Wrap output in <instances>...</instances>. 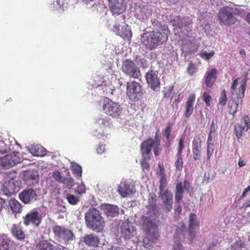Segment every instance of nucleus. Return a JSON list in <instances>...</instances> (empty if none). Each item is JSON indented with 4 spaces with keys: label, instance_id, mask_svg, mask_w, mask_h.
<instances>
[{
    "label": "nucleus",
    "instance_id": "2",
    "mask_svg": "<svg viewBox=\"0 0 250 250\" xmlns=\"http://www.w3.org/2000/svg\"><path fill=\"white\" fill-rule=\"evenodd\" d=\"M164 31L150 32L146 37V45L150 50L156 48L158 46L166 43L168 39V27L164 25Z\"/></svg>",
    "mask_w": 250,
    "mask_h": 250
},
{
    "label": "nucleus",
    "instance_id": "49",
    "mask_svg": "<svg viewBox=\"0 0 250 250\" xmlns=\"http://www.w3.org/2000/svg\"><path fill=\"white\" fill-rule=\"evenodd\" d=\"M244 124V127L246 129V131H248L250 127V119L248 116H244L241 120V124Z\"/></svg>",
    "mask_w": 250,
    "mask_h": 250
},
{
    "label": "nucleus",
    "instance_id": "31",
    "mask_svg": "<svg viewBox=\"0 0 250 250\" xmlns=\"http://www.w3.org/2000/svg\"><path fill=\"white\" fill-rule=\"evenodd\" d=\"M11 232L13 235L19 240L22 241L25 238V234L19 225H13L11 228Z\"/></svg>",
    "mask_w": 250,
    "mask_h": 250
},
{
    "label": "nucleus",
    "instance_id": "47",
    "mask_svg": "<svg viewBox=\"0 0 250 250\" xmlns=\"http://www.w3.org/2000/svg\"><path fill=\"white\" fill-rule=\"evenodd\" d=\"M67 200L70 204L75 205L79 202L80 197L75 196L74 195L70 194L67 196Z\"/></svg>",
    "mask_w": 250,
    "mask_h": 250
},
{
    "label": "nucleus",
    "instance_id": "40",
    "mask_svg": "<svg viewBox=\"0 0 250 250\" xmlns=\"http://www.w3.org/2000/svg\"><path fill=\"white\" fill-rule=\"evenodd\" d=\"M159 132V130H158L155 134V139L156 141L155 142L154 147L153 149L154 153L155 156H158L161 150V148L160 147V140L159 138H157V133Z\"/></svg>",
    "mask_w": 250,
    "mask_h": 250
},
{
    "label": "nucleus",
    "instance_id": "13",
    "mask_svg": "<svg viewBox=\"0 0 250 250\" xmlns=\"http://www.w3.org/2000/svg\"><path fill=\"white\" fill-rule=\"evenodd\" d=\"M21 162V158L15 154L6 155L0 159V164L5 168L13 167Z\"/></svg>",
    "mask_w": 250,
    "mask_h": 250
},
{
    "label": "nucleus",
    "instance_id": "7",
    "mask_svg": "<svg viewBox=\"0 0 250 250\" xmlns=\"http://www.w3.org/2000/svg\"><path fill=\"white\" fill-rule=\"evenodd\" d=\"M55 235L57 237L60 242L65 244H69L75 238L73 231L67 228L60 226H55L53 228Z\"/></svg>",
    "mask_w": 250,
    "mask_h": 250
},
{
    "label": "nucleus",
    "instance_id": "1",
    "mask_svg": "<svg viewBox=\"0 0 250 250\" xmlns=\"http://www.w3.org/2000/svg\"><path fill=\"white\" fill-rule=\"evenodd\" d=\"M143 229L146 235L143 243L145 247L148 248L157 242L159 237L158 228L152 220H144Z\"/></svg>",
    "mask_w": 250,
    "mask_h": 250
},
{
    "label": "nucleus",
    "instance_id": "51",
    "mask_svg": "<svg viewBox=\"0 0 250 250\" xmlns=\"http://www.w3.org/2000/svg\"><path fill=\"white\" fill-rule=\"evenodd\" d=\"M214 51L212 50L210 52L208 53L206 51L201 52L199 54L200 56L203 59L208 60L214 55Z\"/></svg>",
    "mask_w": 250,
    "mask_h": 250
},
{
    "label": "nucleus",
    "instance_id": "34",
    "mask_svg": "<svg viewBox=\"0 0 250 250\" xmlns=\"http://www.w3.org/2000/svg\"><path fill=\"white\" fill-rule=\"evenodd\" d=\"M85 219H102L100 211L94 208H90L85 215Z\"/></svg>",
    "mask_w": 250,
    "mask_h": 250
},
{
    "label": "nucleus",
    "instance_id": "19",
    "mask_svg": "<svg viewBox=\"0 0 250 250\" xmlns=\"http://www.w3.org/2000/svg\"><path fill=\"white\" fill-rule=\"evenodd\" d=\"M195 98V94H192L188 97L185 103L184 116L187 119H188L193 112Z\"/></svg>",
    "mask_w": 250,
    "mask_h": 250
},
{
    "label": "nucleus",
    "instance_id": "9",
    "mask_svg": "<svg viewBox=\"0 0 250 250\" xmlns=\"http://www.w3.org/2000/svg\"><path fill=\"white\" fill-rule=\"evenodd\" d=\"M137 231L134 222L126 220L121 226V236L125 240H129L136 235Z\"/></svg>",
    "mask_w": 250,
    "mask_h": 250
},
{
    "label": "nucleus",
    "instance_id": "14",
    "mask_svg": "<svg viewBox=\"0 0 250 250\" xmlns=\"http://www.w3.org/2000/svg\"><path fill=\"white\" fill-rule=\"evenodd\" d=\"M186 228V225L182 223L180 225V227H178L176 230V232L174 236L173 250H182V246L180 241L185 238L184 232Z\"/></svg>",
    "mask_w": 250,
    "mask_h": 250
},
{
    "label": "nucleus",
    "instance_id": "18",
    "mask_svg": "<svg viewBox=\"0 0 250 250\" xmlns=\"http://www.w3.org/2000/svg\"><path fill=\"white\" fill-rule=\"evenodd\" d=\"M172 22L173 25L178 27L183 33L187 34L191 31L190 23L185 19L176 17Z\"/></svg>",
    "mask_w": 250,
    "mask_h": 250
},
{
    "label": "nucleus",
    "instance_id": "24",
    "mask_svg": "<svg viewBox=\"0 0 250 250\" xmlns=\"http://www.w3.org/2000/svg\"><path fill=\"white\" fill-rule=\"evenodd\" d=\"M102 208L107 217H116L120 212L119 208L116 205L104 204Z\"/></svg>",
    "mask_w": 250,
    "mask_h": 250
},
{
    "label": "nucleus",
    "instance_id": "58",
    "mask_svg": "<svg viewBox=\"0 0 250 250\" xmlns=\"http://www.w3.org/2000/svg\"><path fill=\"white\" fill-rule=\"evenodd\" d=\"M147 209L148 211L150 213L155 214L157 211V204L154 205H148L147 206Z\"/></svg>",
    "mask_w": 250,
    "mask_h": 250
},
{
    "label": "nucleus",
    "instance_id": "36",
    "mask_svg": "<svg viewBox=\"0 0 250 250\" xmlns=\"http://www.w3.org/2000/svg\"><path fill=\"white\" fill-rule=\"evenodd\" d=\"M178 144L177 147V154L182 155L183 151L185 147V136L184 135H181L178 139Z\"/></svg>",
    "mask_w": 250,
    "mask_h": 250
},
{
    "label": "nucleus",
    "instance_id": "50",
    "mask_svg": "<svg viewBox=\"0 0 250 250\" xmlns=\"http://www.w3.org/2000/svg\"><path fill=\"white\" fill-rule=\"evenodd\" d=\"M167 185V180L166 176L161 177L159 181V189L161 192H162Z\"/></svg>",
    "mask_w": 250,
    "mask_h": 250
},
{
    "label": "nucleus",
    "instance_id": "11",
    "mask_svg": "<svg viewBox=\"0 0 250 250\" xmlns=\"http://www.w3.org/2000/svg\"><path fill=\"white\" fill-rule=\"evenodd\" d=\"M109 9L113 15H119L126 9L125 0H108Z\"/></svg>",
    "mask_w": 250,
    "mask_h": 250
},
{
    "label": "nucleus",
    "instance_id": "62",
    "mask_svg": "<svg viewBox=\"0 0 250 250\" xmlns=\"http://www.w3.org/2000/svg\"><path fill=\"white\" fill-rule=\"evenodd\" d=\"M216 129H217L216 125L215 124L214 122L213 121H212L211 122V124L210 127V130H209V133L214 134L216 132Z\"/></svg>",
    "mask_w": 250,
    "mask_h": 250
},
{
    "label": "nucleus",
    "instance_id": "23",
    "mask_svg": "<svg viewBox=\"0 0 250 250\" xmlns=\"http://www.w3.org/2000/svg\"><path fill=\"white\" fill-rule=\"evenodd\" d=\"M217 70L216 68H212L210 71L206 72L205 76V83L207 87H211L217 78Z\"/></svg>",
    "mask_w": 250,
    "mask_h": 250
},
{
    "label": "nucleus",
    "instance_id": "28",
    "mask_svg": "<svg viewBox=\"0 0 250 250\" xmlns=\"http://www.w3.org/2000/svg\"><path fill=\"white\" fill-rule=\"evenodd\" d=\"M19 187L16 185L14 180L5 182L3 184V191L6 195H11L17 193L19 190Z\"/></svg>",
    "mask_w": 250,
    "mask_h": 250
},
{
    "label": "nucleus",
    "instance_id": "48",
    "mask_svg": "<svg viewBox=\"0 0 250 250\" xmlns=\"http://www.w3.org/2000/svg\"><path fill=\"white\" fill-rule=\"evenodd\" d=\"M152 25L154 30H155V31H162V30H164V25H163L162 24L157 20H154L152 22Z\"/></svg>",
    "mask_w": 250,
    "mask_h": 250
},
{
    "label": "nucleus",
    "instance_id": "43",
    "mask_svg": "<svg viewBox=\"0 0 250 250\" xmlns=\"http://www.w3.org/2000/svg\"><path fill=\"white\" fill-rule=\"evenodd\" d=\"M246 131V129L243 125L241 124H238L235 126V134L238 138H240L242 135L243 131Z\"/></svg>",
    "mask_w": 250,
    "mask_h": 250
},
{
    "label": "nucleus",
    "instance_id": "29",
    "mask_svg": "<svg viewBox=\"0 0 250 250\" xmlns=\"http://www.w3.org/2000/svg\"><path fill=\"white\" fill-rule=\"evenodd\" d=\"M2 237V241L0 243V250H16V245L13 240L4 234H3Z\"/></svg>",
    "mask_w": 250,
    "mask_h": 250
},
{
    "label": "nucleus",
    "instance_id": "53",
    "mask_svg": "<svg viewBox=\"0 0 250 250\" xmlns=\"http://www.w3.org/2000/svg\"><path fill=\"white\" fill-rule=\"evenodd\" d=\"M227 102V97L225 90H224L221 93V96L219 99V104L222 106L226 105Z\"/></svg>",
    "mask_w": 250,
    "mask_h": 250
},
{
    "label": "nucleus",
    "instance_id": "16",
    "mask_svg": "<svg viewBox=\"0 0 250 250\" xmlns=\"http://www.w3.org/2000/svg\"><path fill=\"white\" fill-rule=\"evenodd\" d=\"M20 200L24 204L33 202L37 199L36 191L31 188L25 189L19 194Z\"/></svg>",
    "mask_w": 250,
    "mask_h": 250
},
{
    "label": "nucleus",
    "instance_id": "22",
    "mask_svg": "<svg viewBox=\"0 0 250 250\" xmlns=\"http://www.w3.org/2000/svg\"><path fill=\"white\" fill-rule=\"evenodd\" d=\"M155 141L152 138H148L141 145L142 156H150L151 148L154 146Z\"/></svg>",
    "mask_w": 250,
    "mask_h": 250
},
{
    "label": "nucleus",
    "instance_id": "42",
    "mask_svg": "<svg viewBox=\"0 0 250 250\" xmlns=\"http://www.w3.org/2000/svg\"><path fill=\"white\" fill-rule=\"evenodd\" d=\"M202 140L199 136L194 137L192 143V149H201Z\"/></svg>",
    "mask_w": 250,
    "mask_h": 250
},
{
    "label": "nucleus",
    "instance_id": "56",
    "mask_svg": "<svg viewBox=\"0 0 250 250\" xmlns=\"http://www.w3.org/2000/svg\"><path fill=\"white\" fill-rule=\"evenodd\" d=\"M197 70L196 67L194 63L190 62L188 64L187 71L189 74L192 75Z\"/></svg>",
    "mask_w": 250,
    "mask_h": 250
},
{
    "label": "nucleus",
    "instance_id": "45",
    "mask_svg": "<svg viewBox=\"0 0 250 250\" xmlns=\"http://www.w3.org/2000/svg\"><path fill=\"white\" fill-rule=\"evenodd\" d=\"M86 191V188L83 183L80 184L75 189V193L80 197L84 194Z\"/></svg>",
    "mask_w": 250,
    "mask_h": 250
},
{
    "label": "nucleus",
    "instance_id": "55",
    "mask_svg": "<svg viewBox=\"0 0 250 250\" xmlns=\"http://www.w3.org/2000/svg\"><path fill=\"white\" fill-rule=\"evenodd\" d=\"M203 99L207 106H209L210 105L212 97L207 92H204L203 95Z\"/></svg>",
    "mask_w": 250,
    "mask_h": 250
},
{
    "label": "nucleus",
    "instance_id": "37",
    "mask_svg": "<svg viewBox=\"0 0 250 250\" xmlns=\"http://www.w3.org/2000/svg\"><path fill=\"white\" fill-rule=\"evenodd\" d=\"M150 156H142L140 164L142 170L144 172H148L149 170L150 166L148 164Z\"/></svg>",
    "mask_w": 250,
    "mask_h": 250
},
{
    "label": "nucleus",
    "instance_id": "32",
    "mask_svg": "<svg viewBox=\"0 0 250 250\" xmlns=\"http://www.w3.org/2000/svg\"><path fill=\"white\" fill-rule=\"evenodd\" d=\"M36 250H57L56 247L47 240H42L36 245Z\"/></svg>",
    "mask_w": 250,
    "mask_h": 250
},
{
    "label": "nucleus",
    "instance_id": "8",
    "mask_svg": "<svg viewBox=\"0 0 250 250\" xmlns=\"http://www.w3.org/2000/svg\"><path fill=\"white\" fill-rule=\"evenodd\" d=\"M233 12V9L229 7L222 8L218 14V19L220 22L228 25L234 24L237 19Z\"/></svg>",
    "mask_w": 250,
    "mask_h": 250
},
{
    "label": "nucleus",
    "instance_id": "17",
    "mask_svg": "<svg viewBox=\"0 0 250 250\" xmlns=\"http://www.w3.org/2000/svg\"><path fill=\"white\" fill-rule=\"evenodd\" d=\"M184 190L182 187V183L178 182L176 186V190L175 192V201L178 204L177 208L175 209L176 214H179L181 212L182 208L181 204L182 202L183 197Z\"/></svg>",
    "mask_w": 250,
    "mask_h": 250
},
{
    "label": "nucleus",
    "instance_id": "44",
    "mask_svg": "<svg viewBox=\"0 0 250 250\" xmlns=\"http://www.w3.org/2000/svg\"><path fill=\"white\" fill-rule=\"evenodd\" d=\"M34 155L36 156H42L46 153L45 149L41 146H36L33 150Z\"/></svg>",
    "mask_w": 250,
    "mask_h": 250
},
{
    "label": "nucleus",
    "instance_id": "12",
    "mask_svg": "<svg viewBox=\"0 0 250 250\" xmlns=\"http://www.w3.org/2000/svg\"><path fill=\"white\" fill-rule=\"evenodd\" d=\"M146 82L153 90L159 88L160 83L158 78V73L153 70H149L145 75Z\"/></svg>",
    "mask_w": 250,
    "mask_h": 250
},
{
    "label": "nucleus",
    "instance_id": "59",
    "mask_svg": "<svg viewBox=\"0 0 250 250\" xmlns=\"http://www.w3.org/2000/svg\"><path fill=\"white\" fill-rule=\"evenodd\" d=\"M7 152V148L5 144L3 141L0 142V153H5Z\"/></svg>",
    "mask_w": 250,
    "mask_h": 250
},
{
    "label": "nucleus",
    "instance_id": "21",
    "mask_svg": "<svg viewBox=\"0 0 250 250\" xmlns=\"http://www.w3.org/2000/svg\"><path fill=\"white\" fill-rule=\"evenodd\" d=\"M53 178L58 182L63 183L68 186H73L74 181L70 175L62 177L59 170H55L52 174Z\"/></svg>",
    "mask_w": 250,
    "mask_h": 250
},
{
    "label": "nucleus",
    "instance_id": "38",
    "mask_svg": "<svg viewBox=\"0 0 250 250\" xmlns=\"http://www.w3.org/2000/svg\"><path fill=\"white\" fill-rule=\"evenodd\" d=\"M183 155L176 154V160L174 164L176 170L181 171L183 168Z\"/></svg>",
    "mask_w": 250,
    "mask_h": 250
},
{
    "label": "nucleus",
    "instance_id": "60",
    "mask_svg": "<svg viewBox=\"0 0 250 250\" xmlns=\"http://www.w3.org/2000/svg\"><path fill=\"white\" fill-rule=\"evenodd\" d=\"M159 170L157 173L161 176V177L165 176V168L163 165L158 164Z\"/></svg>",
    "mask_w": 250,
    "mask_h": 250
},
{
    "label": "nucleus",
    "instance_id": "25",
    "mask_svg": "<svg viewBox=\"0 0 250 250\" xmlns=\"http://www.w3.org/2000/svg\"><path fill=\"white\" fill-rule=\"evenodd\" d=\"M23 180L29 185L37 183L39 180L38 171L35 170H29L25 171L23 175Z\"/></svg>",
    "mask_w": 250,
    "mask_h": 250
},
{
    "label": "nucleus",
    "instance_id": "46",
    "mask_svg": "<svg viewBox=\"0 0 250 250\" xmlns=\"http://www.w3.org/2000/svg\"><path fill=\"white\" fill-rule=\"evenodd\" d=\"M42 216L38 211H33L26 215L24 219H41Z\"/></svg>",
    "mask_w": 250,
    "mask_h": 250
},
{
    "label": "nucleus",
    "instance_id": "15",
    "mask_svg": "<svg viewBox=\"0 0 250 250\" xmlns=\"http://www.w3.org/2000/svg\"><path fill=\"white\" fill-rule=\"evenodd\" d=\"M118 191L123 197H126L136 192L134 186L126 181L121 182Z\"/></svg>",
    "mask_w": 250,
    "mask_h": 250
},
{
    "label": "nucleus",
    "instance_id": "33",
    "mask_svg": "<svg viewBox=\"0 0 250 250\" xmlns=\"http://www.w3.org/2000/svg\"><path fill=\"white\" fill-rule=\"evenodd\" d=\"M172 131V128H171V124L168 123L167 125V126L165 129L163 131L164 135L165 136L167 142L165 146L167 148H169V146L171 145V142H170V138H171V133Z\"/></svg>",
    "mask_w": 250,
    "mask_h": 250
},
{
    "label": "nucleus",
    "instance_id": "5",
    "mask_svg": "<svg viewBox=\"0 0 250 250\" xmlns=\"http://www.w3.org/2000/svg\"><path fill=\"white\" fill-rule=\"evenodd\" d=\"M143 95V88L139 83L133 81L126 83V95L133 102L140 100Z\"/></svg>",
    "mask_w": 250,
    "mask_h": 250
},
{
    "label": "nucleus",
    "instance_id": "52",
    "mask_svg": "<svg viewBox=\"0 0 250 250\" xmlns=\"http://www.w3.org/2000/svg\"><path fill=\"white\" fill-rule=\"evenodd\" d=\"M192 158L194 160H199L201 158L202 152L201 149H192Z\"/></svg>",
    "mask_w": 250,
    "mask_h": 250
},
{
    "label": "nucleus",
    "instance_id": "41",
    "mask_svg": "<svg viewBox=\"0 0 250 250\" xmlns=\"http://www.w3.org/2000/svg\"><path fill=\"white\" fill-rule=\"evenodd\" d=\"M181 51L185 54V56H188L191 54L194 53L196 51V50L192 49L190 44H185L182 46Z\"/></svg>",
    "mask_w": 250,
    "mask_h": 250
},
{
    "label": "nucleus",
    "instance_id": "64",
    "mask_svg": "<svg viewBox=\"0 0 250 250\" xmlns=\"http://www.w3.org/2000/svg\"><path fill=\"white\" fill-rule=\"evenodd\" d=\"M105 150V146L104 145H99L97 148V152L99 154L103 153Z\"/></svg>",
    "mask_w": 250,
    "mask_h": 250
},
{
    "label": "nucleus",
    "instance_id": "35",
    "mask_svg": "<svg viewBox=\"0 0 250 250\" xmlns=\"http://www.w3.org/2000/svg\"><path fill=\"white\" fill-rule=\"evenodd\" d=\"M9 206L13 213H20L21 210V205L15 199H11L9 201Z\"/></svg>",
    "mask_w": 250,
    "mask_h": 250
},
{
    "label": "nucleus",
    "instance_id": "61",
    "mask_svg": "<svg viewBox=\"0 0 250 250\" xmlns=\"http://www.w3.org/2000/svg\"><path fill=\"white\" fill-rule=\"evenodd\" d=\"M182 187L184 190L185 189L187 191L189 192L190 188V183L188 181L185 180L184 182V186H182Z\"/></svg>",
    "mask_w": 250,
    "mask_h": 250
},
{
    "label": "nucleus",
    "instance_id": "3",
    "mask_svg": "<svg viewBox=\"0 0 250 250\" xmlns=\"http://www.w3.org/2000/svg\"><path fill=\"white\" fill-rule=\"evenodd\" d=\"M113 31L117 35L124 40L130 41L132 32L130 27L125 21V17L122 16L116 20L113 27Z\"/></svg>",
    "mask_w": 250,
    "mask_h": 250
},
{
    "label": "nucleus",
    "instance_id": "20",
    "mask_svg": "<svg viewBox=\"0 0 250 250\" xmlns=\"http://www.w3.org/2000/svg\"><path fill=\"white\" fill-rule=\"evenodd\" d=\"M200 223L197 220H189L188 231V239L189 242L191 243L195 238L197 230L199 227Z\"/></svg>",
    "mask_w": 250,
    "mask_h": 250
},
{
    "label": "nucleus",
    "instance_id": "26",
    "mask_svg": "<svg viewBox=\"0 0 250 250\" xmlns=\"http://www.w3.org/2000/svg\"><path fill=\"white\" fill-rule=\"evenodd\" d=\"M87 227L96 232L102 231L104 227V220H85Z\"/></svg>",
    "mask_w": 250,
    "mask_h": 250
},
{
    "label": "nucleus",
    "instance_id": "57",
    "mask_svg": "<svg viewBox=\"0 0 250 250\" xmlns=\"http://www.w3.org/2000/svg\"><path fill=\"white\" fill-rule=\"evenodd\" d=\"M147 201L148 205L156 204V195L154 193H150Z\"/></svg>",
    "mask_w": 250,
    "mask_h": 250
},
{
    "label": "nucleus",
    "instance_id": "39",
    "mask_svg": "<svg viewBox=\"0 0 250 250\" xmlns=\"http://www.w3.org/2000/svg\"><path fill=\"white\" fill-rule=\"evenodd\" d=\"M71 169L75 176L80 178L82 177V169L81 167L77 163H74L71 167Z\"/></svg>",
    "mask_w": 250,
    "mask_h": 250
},
{
    "label": "nucleus",
    "instance_id": "27",
    "mask_svg": "<svg viewBox=\"0 0 250 250\" xmlns=\"http://www.w3.org/2000/svg\"><path fill=\"white\" fill-rule=\"evenodd\" d=\"M162 199L164 208L167 211H169L172 208L173 203V195L170 191L166 190L162 195Z\"/></svg>",
    "mask_w": 250,
    "mask_h": 250
},
{
    "label": "nucleus",
    "instance_id": "6",
    "mask_svg": "<svg viewBox=\"0 0 250 250\" xmlns=\"http://www.w3.org/2000/svg\"><path fill=\"white\" fill-rule=\"evenodd\" d=\"M103 109L107 115L114 118H119L122 112L119 104L106 97L103 99Z\"/></svg>",
    "mask_w": 250,
    "mask_h": 250
},
{
    "label": "nucleus",
    "instance_id": "54",
    "mask_svg": "<svg viewBox=\"0 0 250 250\" xmlns=\"http://www.w3.org/2000/svg\"><path fill=\"white\" fill-rule=\"evenodd\" d=\"M214 144H207V159L210 160L214 152Z\"/></svg>",
    "mask_w": 250,
    "mask_h": 250
},
{
    "label": "nucleus",
    "instance_id": "30",
    "mask_svg": "<svg viewBox=\"0 0 250 250\" xmlns=\"http://www.w3.org/2000/svg\"><path fill=\"white\" fill-rule=\"evenodd\" d=\"M83 242L88 246L96 247L100 243V239L94 234H86L83 237Z\"/></svg>",
    "mask_w": 250,
    "mask_h": 250
},
{
    "label": "nucleus",
    "instance_id": "63",
    "mask_svg": "<svg viewBox=\"0 0 250 250\" xmlns=\"http://www.w3.org/2000/svg\"><path fill=\"white\" fill-rule=\"evenodd\" d=\"M240 79L239 78H238L236 79H235L233 82H232V84L231 85V86L230 87V89H231V92H233V91H234L235 90V89L236 88L237 85H238V80Z\"/></svg>",
    "mask_w": 250,
    "mask_h": 250
},
{
    "label": "nucleus",
    "instance_id": "10",
    "mask_svg": "<svg viewBox=\"0 0 250 250\" xmlns=\"http://www.w3.org/2000/svg\"><path fill=\"white\" fill-rule=\"evenodd\" d=\"M247 80H244L239 88V92L236 94L237 99L235 100L234 104H232L230 107L229 113L234 117L235 114L237 111V109L239 104H242L243 99L245 96V91L246 89Z\"/></svg>",
    "mask_w": 250,
    "mask_h": 250
},
{
    "label": "nucleus",
    "instance_id": "4",
    "mask_svg": "<svg viewBox=\"0 0 250 250\" xmlns=\"http://www.w3.org/2000/svg\"><path fill=\"white\" fill-rule=\"evenodd\" d=\"M121 71L130 78L139 79L141 77L140 68L130 59H126L122 62Z\"/></svg>",
    "mask_w": 250,
    "mask_h": 250
}]
</instances>
